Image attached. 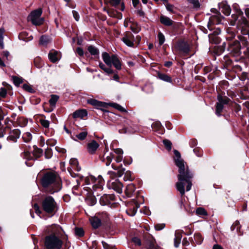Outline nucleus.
<instances>
[{
    "label": "nucleus",
    "instance_id": "nucleus-2",
    "mask_svg": "<svg viewBox=\"0 0 249 249\" xmlns=\"http://www.w3.org/2000/svg\"><path fill=\"white\" fill-rule=\"evenodd\" d=\"M41 184L44 187L53 185L54 187L53 192H58L61 188V181L55 172H48L45 173L41 179Z\"/></svg>",
    "mask_w": 249,
    "mask_h": 249
},
{
    "label": "nucleus",
    "instance_id": "nucleus-52",
    "mask_svg": "<svg viewBox=\"0 0 249 249\" xmlns=\"http://www.w3.org/2000/svg\"><path fill=\"white\" fill-rule=\"evenodd\" d=\"M132 242L136 245L139 246L141 245V241L140 238L135 237H133L132 239Z\"/></svg>",
    "mask_w": 249,
    "mask_h": 249
},
{
    "label": "nucleus",
    "instance_id": "nucleus-4",
    "mask_svg": "<svg viewBox=\"0 0 249 249\" xmlns=\"http://www.w3.org/2000/svg\"><path fill=\"white\" fill-rule=\"evenodd\" d=\"M62 241L55 235L47 236L45 240V246L48 249H61Z\"/></svg>",
    "mask_w": 249,
    "mask_h": 249
},
{
    "label": "nucleus",
    "instance_id": "nucleus-22",
    "mask_svg": "<svg viewBox=\"0 0 249 249\" xmlns=\"http://www.w3.org/2000/svg\"><path fill=\"white\" fill-rule=\"evenodd\" d=\"M111 198V196L106 194H104L100 199V203L102 206H105L109 203V200Z\"/></svg>",
    "mask_w": 249,
    "mask_h": 249
},
{
    "label": "nucleus",
    "instance_id": "nucleus-61",
    "mask_svg": "<svg viewBox=\"0 0 249 249\" xmlns=\"http://www.w3.org/2000/svg\"><path fill=\"white\" fill-rule=\"evenodd\" d=\"M2 85L6 89L10 90L12 89V87L10 85L8 84L6 82H3L2 83Z\"/></svg>",
    "mask_w": 249,
    "mask_h": 249
},
{
    "label": "nucleus",
    "instance_id": "nucleus-50",
    "mask_svg": "<svg viewBox=\"0 0 249 249\" xmlns=\"http://www.w3.org/2000/svg\"><path fill=\"white\" fill-rule=\"evenodd\" d=\"M165 225L163 223L161 224H157L155 225V229L156 231H160L163 229L165 227Z\"/></svg>",
    "mask_w": 249,
    "mask_h": 249
},
{
    "label": "nucleus",
    "instance_id": "nucleus-27",
    "mask_svg": "<svg viewBox=\"0 0 249 249\" xmlns=\"http://www.w3.org/2000/svg\"><path fill=\"white\" fill-rule=\"evenodd\" d=\"M70 163L73 166V168L77 171H79L81 170V168L78 165V162L76 159H71L70 160Z\"/></svg>",
    "mask_w": 249,
    "mask_h": 249
},
{
    "label": "nucleus",
    "instance_id": "nucleus-8",
    "mask_svg": "<svg viewBox=\"0 0 249 249\" xmlns=\"http://www.w3.org/2000/svg\"><path fill=\"white\" fill-rule=\"evenodd\" d=\"M211 11L215 15L212 16L210 18L208 22V26H211L213 24H216L219 23L220 21V14L215 9H212Z\"/></svg>",
    "mask_w": 249,
    "mask_h": 249
},
{
    "label": "nucleus",
    "instance_id": "nucleus-11",
    "mask_svg": "<svg viewBox=\"0 0 249 249\" xmlns=\"http://www.w3.org/2000/svg\"><path fill=\"white\" fill-rule=\"evenodd\" d=\"M95 184L92 186V188L94 192H96L97 189L100 191L102 190L103 186L104 185V180L102 177H99L98 179L94 180ZM95 195L97 196H99L101 194L95 193Z\"/></svg>",
    "mask_w": 249,
    "mask_h": 249
},
{
    "label": "nucleus",
    "instance_id": "nucleus-40",
    "mask_svg": "<svg viewBox=\"0 0 249 249\" xmlns=\"http://www.w3.org/2000/svg\"><path fill=\"white\" fill-rule=\"evenodd\" d=\"M49 39L48 37L45 36H42L40 38L39 43L42 45H46L49 42Z\"/></svg>",
    "mask_w": 249,
    "mask_h": 249
},
{
    "label": "nucleus",
    "instance_id": "nucleus-28",
    "mask_svg": "<svg viewBox=\"0 0 249 249\" xmlns=\"http://www.w3.org/2000/svg\"><path fill=\"white\" fill-rule=\"evenodd\" d=\"M12 80L15 84V85L17 87H18L20 84L23 83V79L21 77H18L16 76H12L11 77Z\"/></svg>",
    "mask_w": 249,
    "mask_h": 249
},
{
    "label": "nucleus",
    "instance_id": "nucleus-16",
    "mask_svg": "<svg viewBox=\"0 0 249 249\" xmlns=\"http://www.w3.org/2000/svg\"><path fill=\"white\" fill-rule=\"evenodd\" d=\"M131 206L126 211L127 214L130 216H134L140 207V204L136 201H134L131 204Z\"/></svg>",
    "mask_w": 249,
    "mask_h": 249
},
{
    "label": "nucleus",
    "instance_id": "nucleus-6",
    "mask_svg": "<svg viewBox=\"0 0 249 249\" xmlns=\"http://www.w3.org/2000/svg\"><path fill=\"white\" fill-rule=\"evenodd\" d=\"M42 10L38 8L33 11L28 17V20L31 21L33 24L36 26L40 25L43 24L44 19L41 18Z\"/></svg>",
    "mask_w": 249,
    "mask_h": 249
},
{
    "label": "nucleus",
    "instance_id": "nucleus-44",
    "mask_svg": "<svg viewBox=\"0 0 249 249\" xmlns=\"http://www.w3.org/2000/svg\"><path fill=\"white\" fill-rule=\"evenodd\" d=\"M40 122L42 126H43L44 128H49L50 125V122L49 121L41 119L40 120Z\"/></svg>",
    "mask_w": 249,
    "mask_h": 249
},
{
    "label": "nucleus",
    "instance_id": "nucleus-43",
    "mask_svg": "<svg viewBox=\"0 0 249 249\" xmlns=\"http://www.w3.org/2000/svg\"><path fill=\"white\" fill-rule=\"evenodd\" d=\"M158 38H159V45L161 46L163 44L165 41V37L164 36L162 33L161 32H160L158 34Z\"/></svg>",
    "mask_w": 249,
    "mask_h": 249
},
{
    "label": "nucleus",
    "instance_id": "nucleus-54",
    "mask_svg": "<svg viewBox=\"0 0 249 249\" xmlns=\"http://www.w3.org/2000/svg\"><path fill=\"white\" fill-rule=\"evenodd\" d=\"M209 38L211 40L213 39V41L214 43L217 44L219 42L218 37L216 36L213 35H209Z\"/></svg>",
    "mask_w": 249,
    "mask_h": 249
},
{
    "label": "nucleus",
    "instance_id": "nucleus-21",
    "mask_svg": "<svg viewBox=\"0 0 249 249\" xmlns=\"http://www.w3.org/2000/svg\"><path fill=\"white\" fill-rule=\"evenodd\" d=\"M160 21L162 24L166 26H171L174 22L169 18L164 16H160Z\"/></svg>",
    "mask_w": 249,
    "mask_h": 249
},
{
    "label": "nucleus",
    "instance_id": "nucleus-45",
    "mask_svg": "<svg viewBox=\"0 0 249 249\" xmlns=\"http://www.w3.org/2000/svg\"><path fill=\"white\" fill-rule=\"evenodd\" d=\"M188 1L192 4L193 6V7L195 8H198L200 6V4L198 0H187Z\"/></svg>",
    "mask_w": 249,
    "mask_h": 249
},
{
    "label": "nucleus",
    "instance_id": "nucleus-19",
    "mask_svg": "<svg viewBox=\"0 0 249 249\" xmlns=\"http://www.w3.org/2000/svg\"><path fill=\"white\" fill-rule=\"evenodd\" d=\"M87 115V112L86 110L81 109L75 111L73 113L72 116L74 118H83Z\"/></svg>",
    "mask_w": 249,
    "mask_h": 249
},
{
    "label": "nucleus",
    "instance_id": "nucleus-60",
    "mask_svg": "<svg viewBox=\"0 0 249 249\" xmlns=\"http://www.w3.org/2000/svg\"><path fill=\"white\" fill-rule=\"evenodd\" d=\"M72 14H73V17L75 18V19L76 21H78L79 19V16L78 13L75 11H73Z\"/></svg>",
    "mask_w": 249,
    "mask_h": 249
},
{
    "label": "nucleus",
    "instance_id": "nucleus-59",
    "mask_svg": "<svg viewBox=\"0 0 249 249\" xmlns=\"http://www.w3.org/2000/svg\"><path fill=\"white\" fill-rule=\"evenodd\" d=\"M114 152L117 154L118 155H122L123 156V151L122 149L120 148H117L114 150Z\"/></svg>",
    "mask_w": 249,
    "mask_h": 249
},
{
    "label": "nucleus",
    "instance_id": "nucleus-64",
    "mask_svg": "<svg viewBox=\"0 0 249 249\" xmlns=\"http://www.w3.org/2000/svg\"><path fill=\"white\" fill-rule=\"evenodd\" d=\"M166 7L168 11H169L170 12L173 11V6L172 5L170 4H167L166 5Z\"/></svg>",
    "mask_w": 249,
    "mask_h": 249
},
{
    "label": "nucleus",
    "instance_id": "nucleus-17",
    "mask_svg": "<svg viewBox=\"0 0 249 249\" xmlns=\"http://www.w3.org/2000/svg\"><path fill=\"white\" fill-rule=\"evenodd\" d=\"M48 56L51 62L55 63L60 58V54L57 51L52 50L50 52Z\"/></svg>",
    "mask_w": 249,
    "mask_h": 249
},
{
    "label": "nucleus",
    "instance_id": "nucleus-26",
    "mask_svg": "<svg viewBox=\"0 0 249 249\" xmlns=\"http://www.w3.org/2000/svg\"><path fill=\"white\" fill-rule=\"evenodd\" d=\"M158 76L160 80H162L164 81L169 83H171L172 81L171 77L166 74L159 73Z\"/></svg>",
    "mask_w": 249,
    "mask_h": 249
},
{
    "label": "nucleus",
    "instance_id": "nucleus-48",
    "mask_svg": "<svg viewBox=\"0 0 249 249\" xmlns=\"http://www.w3.org/2000/svg\"><path fill=\"white\" fill-rule=\"evenodd\" d=\"M112 107L121 112H126V110L119 104H113Z\"/></svg>",
    "mask_w": 249,
    "mask_h": 249
},
{
    "label": "nucleus",
    "instance_id": "nucleus-56",
    "mask_svg": "<svg viewBox=\"0 0 249 249\" xmlns=\"http://www.w3.org/2000/svg\"><path fill=\"white\" fill-rule=\"evenodd\" d=\"M110 3L112 5L116 6L120 3V0H110Z\"/></svg>",
    "mask_w": 249,
    "mask_h": 249
},
{
    "label": "nucleus",
    "instance_id": "nucleus-46",
    "mask_svg": "<svg viewBox=\"0 0 249 249\" xmlns=\"http://www.w3.org/2000/svg\"><path fill=\"white\" fill-rule=\"evenodd\" d=\"M75 234L79 237H81L84 235V231L83 229L76 228L75 229Z\"/></svg>",
    "mask_w": 249,
    "mask_h": 249
},
{
    "label": "nucleus",
    "instance_id": "nucleus-42",
    "mask_svg": "<svg viewBox=\"0 0 249 249\" xmlns=\"http://www.w3.org/2000/svg\"><path fill=\"white\" fill-rule=\"evenodd\" d=\"M163 143L168 150H170L172 148V142L168 140H164Z\"/></svg>",
    "mask_w": 249,
    "mask_h": 249
},
{
    "label": "nucleus",
    "instance_id": "nucleus-62",
    "mask_svg": "<svg viewBox=\"0 0 249 249\" xmlns=\"http://www.w3.org/2000/svg\"><path fill=\"white\" fill-rule=\"evenodd\" d=\"M55 143H56V141L55 140H49L47 142V144L48 145H51L52 146H53L55 144Z\"/></svg>",
    "mask_w": 249,
    "mask_h": 249
},
{
    "label": "nucleus",
    "instance_id": "nucleus-39",
    "mask_svg": "<svg viewBox=\"0 0 249 249\" xmlns=\"http://www.w3.org/2000/svg\"><path fill=\"white\" fill-rule=\"evenodd\" d=\"M175 238H174V246L177 248L179 246L180 242V235L177 232L175 233Z\"/></svg>",
    "mask_w": 249,
    "mask_h": 249
},
{
    "label": "nucleus",
    "instance_id": "nucleus-34",
    "mask_svg": "<svg viewBox=\"0 0 249 249\" xmlns=\"http://www.w3.org/2000/svg\"><path fill=\"white\" fill-rule=\"evenodd\" d=\"M5 32L4 28L0 29V48L1 49L4 48L3 34Z\"/></svg>",
    "mask_w": 249,
    "mask_h": 249
},
{
    "label": "nucleus",
    "instance_id": "nucleus-18",
    "mask_svg": "<svg viewBox=\"0 0 249 249\" xmlns=\"http://www.w3.org/2000/svg\"><path fill=\"white\" fill-rule=\"evenodd\" d=\"M89 220L92 226L95 229L98 228L101 225V220L96 214L93 217H91Z\"/></svg>",
    "mask_w": 249,
    "mask_h": 249
},
{
    "label": "nucleus",
    "instance_id": "nucleus-36",
    "mask_svg": "<svg viewBox=\"0 0 249 249\" xmlns=\"http://www.w3.org/2000/svg\"><path fill=\"white\" fill-rule=\"evenodd\" d=\"M86 202L89 206H93L96 203V199L94 196L89 197L86 199Z\"/></svg>",
    "mask_w": 249,
    "mask_h": 249
},
{
    "label": "nucleus",
    "instance_id": "nucleus-38",
    "mask_svg": "<svg viewBox=\"0 0 249 249\" xmlns=\"http://www.w3.org/2000/svg\"><path fill=\"white\" fill-rule=\"evenodd\" d=\"M96 215L99 217V218L101 220H107L108 218V215L107 213L105 212H99L96 213Z\"/></svg>",
    "mask_w": 249,
    "mask_h": 249
},
{
    "label": "nucleus",
    "instance_id": "nucleus-31",
    "mask_svg": "<svg viewBox=\"0 0 249 249\" xmlns=\"http://www.w3.org/2000/svg\"><path fill=\"white\" fill-rule=\"evenodd\" d=\"M58 99H59L58 96L56 95H52L51 98L49 100V103H50V105L53 107H54L55 105L56 104V103L58 101Z\"/></svg>",
    "mask_w": 249,
    "mask_h": 249
},
{
    "label": "nucleus",
    "instance_id": "nucleus-10",
    "mask_svg": "<svg viewBox=\"0 0 249 249\" xmlns=\"http://www.w3.org/2000/svg\"><path fill=\"white\" fill-rule=\"evenodd\" d=\"M108 184L110 188L119 194L122 193L123 184L118 179H115L112 182L110 181Z\"/></svg>",
    "mask_w": 249,
    "mask_h": 249
},
{
    "label": "nucleus",
    "instance_id": "nucleus-33",
    "mask_svg": "<svg viewBox=\"0 0 249 249\" xmlns=\"http://www.w3.org/2000/svg\"><path fill=\"white\" fill-rule=\"evenodd\" d=\"M224 106V105L223 104H221L220 103L217 102L215 113L217 116H219L221 115V113L223 109Z\"/></svg>",
    "mask_w": 249,
    "mask_h": 249
},
{
    "label": "nucleus",
    "instance_id": "nucleus-37",
    "mask_svg": "<svg viewBox=\"0 0 249 249\" xmlns=\"http://www.w3.org/2000/svg\"><path fill=\"white\" fill-rule=\"evenodd\" d=\"M32 135L29 132L25 133L22 136V139L25 142H28L32 140Z\"/></svg>",
    "mask_w": 249,
    "mask_h": 249
},
{
    "label": "nucleus",
    "instance_id": "nucleus-25",
    "mask_svg": "<svg viewBox=\"0 0 249 249\" xmlns=\"http://www.w3.org/2000/svg\"><path fill=\"white\" fill-rule=\"evenodd\" d=\"M113 158L114 155L110 153L108 155L104 156L103 161L105 163L107 166H108L110 164Z\"/></svg>",
    "mask_w": 249,
    "mask_h": 249
},
{
    "label": "nucleus",
    "instance_id": "nucleus-53",
    "mask_svg": "<svg viewBox=\"0 0 249 249\" xmlns=\"http://www.w3.org/2000/svg\"><path fill=\"white\" fill-rule=\"evenodd\" d=\"M18 122L21 126H25L27 123V121L23 118H19Z\"/></svg>",
    "mask_w": 249,
    "mask_h": 249
},
{
    "label": "nucleus",
    "instance_id": "nucleus-24",
    "mask_svg": "<svg viewBox=\"0 0 249 249\" xmlns=\"http://www.w3.org/2000/svg\"><path fill=\"white\" fill-rule=\"evenodd\" d=\"M218 103H220L223 105H227L229 103L230 99L226 96H222L219 94L217 96Z\"/></svg>",
    "mask_w": 249,
    "mask_h": 249
},
{
    "label": "nucleus",
    "instance_id": "nucleus-57",
    "mask_svg": "<svg viewBox=\"0 0 249 249\" xmlns=\"http://www.w3.org/2000/svg\"><path fill=\"white\" fill-rule=\"evenodd\" d=\"M34 208L35 210V212L36 213L40 214L41 213V211L40 210L39 207L37 204H35L34 205Z\"/></svg>",
    "mask_w": 249,
    "mask_h": 249
},
{
    "label": "nucleus",
    "instance_id": "nucleus-5",
    "mask_svg": "<svg viewBox=\"0 0 249 249\" xmlns=\"http://www.w3.org/2000/svg\"><path fill=\"white\" fill-rule=\"evenodd\" d=\"M102 57L103 61L107 66L111 67L113 65L116 69H121V63L116 55L110 56L108 53L104 52L102 53Z\"/></svg>",
    "mask_w": 249,
    "mask_h": 249
},
{
    "label": "nucleus",
    "instance_id": "nucleus-49",
    "mask_svg": "<svg viewBox=\"0 0 249 249\" xmlns=\"http://www.w3.org/2000/svg\"><path fill=\"white\" fill-rule=\"evenodd\" d=\"M5 88H1L0 89V97L5 98L7 95V90Z\"/></svg>",
    "mask_w": 249,
    "mask_h": 249
},
{
    "label": "nucleus",
    "instance_id": "nucleus-58",
    "mask_svg": "<svg viewBox=\"0 0 249 249\" xmlns=\"http://www.w3.org/2000/svg\"><path fill=\"white\" fill-rule=\"evenodd\" d=\"M76 53L80 55L83 56L84 55V51L80 47H78L76 49Z\"/></svg>",
    "mask_w": 249,
    "mask_h": 249
},
{
    "label": "nucleus",
    "instance_id": "nucleus-13",
    "mask_svg": "<svg viewBox=\"0 0 249 249\" xmlns=\"http://www.w3.org/2000/svg\"><path fill=\"white\" fill-rule=\"evenodd\" d=\"M219 8L222 13L226 16H229L231 12L230 6L227 4L226 2L222 1L219 4Z\"/></svg>",
    "mask_w": 249,
    "mask_h": 249
},
{
    "label": "nucleus",
    "instance_id": "nucleus-12",
    "mask_svg": "<svg viewBox=\"0 0 249 249\" xmlns=\"http://www.w3.org/2000/svg\"><path fill=\"white\" fill-rule=\"evenodd\" d=\"M20 134V131L18 129H15L10 131L9 135L8 137V140L12 142H16L18 139L19 138Z\"/></svg>",
    "mask_w": 249,
    "mask_h": 249
},
{
    "label": "nucleus",
    "instance_id": "nucleus-32",
    "mask_svg": "<svg viewBox=\"0 0 249 249\" xmlns=\"http://www.w3.org/2000/svg\"><path fill=\"white\" fill-rule=\"evenodd\" d=\"M88 50L89 53L93 55H97L99 53L97 48L91 45L88 47Z\"/></svg>",
    "mask_w": 249,
    "mask_h": 249
},
{
    "label": "nucleus",
    "instance_id": "nucleus-47",
    "mask_svg": "<svg viewBox=\"0 0 249 249\" xmlns=\"http://www.w3.org/2000/svg\"><path fill=\"white\" fill-rule=\"evenodd\" d=\"M22 88L25 90L28 91L30 93H33L34 91L32 87L29 85L25 84L23 85Z\"/></svg>",
    "mask_w": 249,
    "mask_h": 249
},
{
    "label": "nucleus",
    "instance_id": "nucleus-29",
    "mask_svg": "<svg viewBox=\"0 0 249 249\" xmlns=\"http://www.w3.org/2000/svg\"><path fill=\"white\" fill-rule=\"evenodd\" d=\"M99 67L107 74H111L113 73V71L110 67L107 68L104 64L101 62L99 63Z\"/></svg>",
    "mask_w": 249,
    "mask_h": 249
},
{
    "label": "nucleus",
    "instance_id": "nucleus-30",
    "mask_svg": "<svg viewBox=\"0 0 249 249\" xmlns=\"http://www.w3.org/2000/svg\"><path fill=\"white\" fill-rule=\"evenodd\" d=\"M89 104L97 107H103V103L95 99H90L88 101Z\"/></svg>",
    "mask_w": 249,
    "mask_h": 249
},
{
    "label": "nucleus",
    "instance_id": "nucleus-1",
    "mask_svg": "<svg viewBox=\"0 0 249 249\" xmlns=\"http://www.w3.org/2000/svg\"><path fill=\"white\" fill-rule=\"evenodd\" d=\"M174 152L176 157L175 163L179 168V174L178 176V181L176 183V188L181 196H182L185 194L184 186L185 184H187L186 191H189L191 189L192 183L191 179L193 178V174L188 168L185 169L184 161L181 159L180 153L177 150H175Z\"/></svg>",
    "mask_w": 249,
    "mask_h": 249
},
{
    "label": "nucleus",
    "instance_id": "nucleus-7",
    "mask_svg": "<svg viewBox=\"0 0 249 249\" xmlns=\"http://www.w3.org/2000/svg\"><path fill=\"white\" fill-rule=\"evenodd\" d=\"M122 40L128 47L134 46V36L130 32H126L124 33Z\"/></svg>",
    "mask_w": 249,
    "mask_h": 249
},
{
    "label": "nucleus",
    "instance_id": "nucleus-63",
    "mask_svg": "<svg viewBox=\"0 0 249 249\" xmlns=\"http://www.w3.org/2000/svg\"><path fill=\"white\" fill-rule=\"evenodd\" d=\"M123 160V156L122 155H118L115 159V161L117 163L120 162Z\"/></svg>",
    "mask_w": 249,
    "mask_h": 249
},
{
    "label": "nucleus",
    "instance_id": "nucleus-9",
    "mask_svg": "<svg viewBox=\"0 0 249 249\" xmlns=\"http://www.w3.org/2000/svg\"><path fill=\"white\" fill-rule=\"evenodd\" d=\"M175 49L180 53L186 54L190 51L188 44L184 41L178 42L175 46Z\"/></svg>",
    "mask_w": 249,
    "mask_h": 249
},
{
    "label": "nucleus",
    "instance_id": "nucleus-14",
    "mask_svg": "<svg viewBox=\"0 0 249 249\" xmlns=\"http://www.w3.org/2000/svg\"><path fill=\"white\" fill-rule=\"evenodd\" d=\"M111 166L113 169L118 170V171L117 172L111 171H108L107 174L109 176L110 178H113L116 177H120L123 175L124 171L123 170H119V168L115 167L114 164H112Z\"/></svg>",
    "mask_w": 249,
    "mask_h": 249
},
{
    "label": "nucleus",
    "instance_id": "nucleus-55",
    "mask_svg": "<svg viewBox=\"0 0 249 249\" xmlns=\"http://www.w3.org/2000/svg\"><path fill=\"white\" fill-rule=\"evenodd\" d=\"M21 156L23 158L28 159L30 157V153L28 151H25L22 153Z\"/></svg>",
    "mask_w": 249,
    "mask_h": 249
},
{
    "label": "nucleus",
    "instance_id": "nucleus-15",
    "mask_svg": "<svg viewBox=\"0 0 249 249\" xmlns=\"http://www.w3.org/2000/svg\"><path fill=\"white\" fill-rule=\"evenodd\" d=\"M99 144L94 140H92L87 145V150L91 154H94L99 147Z\"/></svg>",
    "mask_w": 249,
    "mask_h": 249
},
{
    "label": "nucleus",
    "instance_id": "nucleus-51",
    "mask_svg": "<svg viewBox=\"0 0 249 249\" xmlns=\"http://www.w3.org/2000/svg\"><path fill=\"white\" fill-rule=\"evenodd\" d=\"M196 213L198 214L205 215L207 214V213L204 209L202 208H199L196 210Z\"/></svg>",
    "mask_w": 249,
    "mask_h": 249
},
{
    "label": "nucleus",
    "instance_id": "nucleus-41",
    "mask_svg": "<svg viewBox=\"0 0 249 249\" xmlns=\"http://www.w3.org/2000/svg\"><path fill=\"white\" fill-rule=\"evenodd\" d=\"M87 135L88 132L87 131H83L76 135V137L80 140H84L87 136Z\"/></svg>",
    "mask_w": 249,
    "mask_h": 249
},
{
    "label": "nucleus",
    "instance_id": "nucleus-3",
    "mask_svg": "<svg viewBox=\"0 0 249 249\" xmlns=\"http://www.w3.org/2000/svg\"><path fill=\"white\" fill-rule=\"evenodd\" d=\"M42 210L51 216L55 214L58 210V206L54 199L50 196L45 197L41 202Z\"/></svg>",
    "mask_w": 249,
    "mask_h": 249
},
{
    "label": "nucleus",
    "instance_id": "nucleus-20",
    "mask_svg": "<svg viewBox=\"0 0 249 249\" xmlns=\"http://www.w3.org/2000/svg\"><path fill=\"white\" fill-rule=\"evenodd\" d=\"M136 187L134 184L130 183L127 185L125 190V192L127 196L130 197L132 194L134 192Z\"/></svg>",
    "mask_w": 249,
    "mask_h": 249
},
{
    "label": "nucleus",
    "instance_id": "nucleus-35",
    "mask_svg": "<svg viewBox=\"0 0 249 249\" xmlns=\"http://www.w3.org/2000/svg\"><path fill=\"white\" fill-rule=\"evenodd\" d=\"M194 240L197 244H200L203 241V238L200 233H196L194 235Z\"/></svg>",
    "mask_w": 249,
    "mask_h": 249
},
{
    "label": "nucleus",
    "instance_id": "nucleus-23",
    "mask_svg": "<svg viewBox=\"0 0 249 249\" xmlns=\"http://www.w3.org/2000/svg\"><path fill=\"white\" fill-rule=\"evenodd\" d=\"M144 246L147 249H157L155 241L152 239L147 240L144 244Z\"/></svg>",
    "mask_w": 249,
    "mask_h": 249
}]
</instances>
